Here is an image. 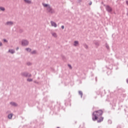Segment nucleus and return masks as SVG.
Wrapping results in <instances>:
<instances>
[{"mask_svg": "<svg viewBox=\"0 0 128 128\" xmlns=\"http://www.w3.org/2000/svg\"><path fill=\"white\" fill-rule=\"evenodd\" d=\"M104 112L102 110L94 111L92 113V120L94 122L98 120V122H102L104 120V118L102 116Z\"/></svg>", "mask_w": 128, "mask_h": 128, "instance_id": "obj_1", "label": "nucleus"}, {"mask_svg": "<svg viewBox=\"0 0 128 128\" xmlns=\"http://www.w3.org/2000/svg\"><path fill=\"white\" fill-rule=\"evenodd\" d=\"M43 6L45 8H48L47 10H48V12H50V10H52V8H50V6H48V4H43Z\"/></svg>", "mask_w": 128, "mask_h": 128, "instance_id": "obj_2", "label": "nucleus"}, {"mask_svg": "<svg viewBox=\"0 0 128 128\" xmlns=\"http://www.w3.org/2000/svg\"><path fill=\"white\" fill-rule=\"evenodd\" d=\"M106 10L108 12H112V8L109 6H106Z\"/></svg>", "mask_w": 128, "mask_h": 128, "instance_id": "obj_3", "label": "nucleus"}, {"mask_svg": "<svg viewBox=\"0 0 128 128\" xmlns=\"http://www.w3.org/2000/svg\"><path fill=\"white\" fill-rule=\"evenodd\" d=\"M28 42L26 40H23L22 41V46H28Z\"/></svg>", "mask_w": 128, "mask_h": 128, "instance_id": "obj_4", "label": "nucleus"}, {"mask_svg": "<svg viewBox=\"0 0 128 128\" xmlns=\"http://www.w3.org/2000/svg\"><path fill=\"white\" fill-rule=\"evenodd\" d=\"M51 24L52 26H54V28H56V22L52 21L51 22Z\"/></svg>", "mask_w": 128, "mask_h": 128, "instance_id": "obj_5", "label": "nucleus"}, {"mask_svg": "<svg viewBox=\"0 0 128 128\" xmlns=\"http://www.w3.org/2000/svg\"><path fill=\"white\" fill-rule=\"evenodd\" d=\"M24 1L25 2H26V4H31L32 3V2L29 0H24Z\"/></svg>", "mask_w": 128, "mask_h": 128, "instance_id": "obj_6", "label": "nucleus"}, {"mask_svg": "<svg viewBox=\"0 0 128 128\" xmlns=\"http://www.w3.org/2000/svg\"><path fill=\"white\" fill-rule=\"evenodd\" d=\"M78 41H75V42H74V46H78Z\"/></svg>", "mask_w": 128, "mask_h": 128, "instance_id": "obj_7", "label": "nucleus"}, {"mask_svg": "<svg viewBox=\"0 0 128 128\" xmlns=\"http://www.w3.org/2000/svg\"><path fill=\"white\" fill-rule=\"evenodd\" d=\"M12 116H13L12 114H10L8 116V118H10V119L12 118Z\"/></svg>", "mask_w": 128, "mask_h": 128, "instance_id": "obj_8", "label": "nucleus"}, {"mask_svg": "<svg viewBox=\"0 0 128 128\" xmlns=\"http://www.w3.org/2000/svg\"><path fill=\"white\" fill-rule=\"evenodd\" d=\"M9 52H10L11 54H14V50H9Z\"/></svg>", "mask_w": 128, "mask_h": 128, "instance_id": "obj_9", "label": "nucleus"}, {"mask_svg": "<svg viewBox=\"0 0 128 128\" xmlns=\"http://www.w3.org/2000/svg\"><path fill=\"white\" fill-rule=\"evenodd\" d=\"M52 34V36H54V38H56V36H58V35H56V33H53Z\"/></svg>", "mask_w": 128, "mask_h": 128, "instance_id": "obj_10", "label": "nucleus"}, {"mask_svg": "<svg viewBox=\"0 0 128 128\" xmlns=\"http://www.w3.org/2000/svg\"><path fill=\"white\" fill-rule=\"evenodd\" d=\"M7 24L12 25V24H13V23L12 22H8Z\"/></svg>", "mask_w": 128, "mask_h": 128, "instance_id": "obj_11", "label": "nucleus"}, {"mask_svg": "<svg viewBox=\"0 0 128 128\" xmlns=\"http://www.w3.org/2000/svg\"><path fill=\"white\" fill-rule=\"evenodd\" d=\"M26 50H27V52H30L32 50H30V48H26Z\"/></svg>", "mask_w": 128, "mask_h": 128, "instance_id": "obj_12", "label": "nucleus"}, {"mask_svg": "<svg viewBox=\"0 0 128 128\" xmlns=\"http://www.w3.org/2000/svg\"><path fill=\"white\" fill-rule=\"evenodd\" d=\"M0 10H4V7H0Z\"/></svg>", "mask_w": 128, "mask_h": 128, "instance_id": "obj_13", "label": "nucleus"}, {"mask_svg": "<svg viewBox=\"0 0 128 128\" xmlns=\"http://www.w3.org/2000/svg\"><path fill=\"white\" fill-rule=\"evenodd\" d=\"M10 104H12V106H16V104L14 102H11Z\"/></svg>", "mask_w": 128, "mask_h": 128, "instance_id": "obj_14", "label": "nucleus"}, {"mask_svg": "<svg viewBox=\"0 0 128 128\" xmlns=\"http://www.w3.org/2000/svg\"><path fill=\"white\" fill-rule=\"evenodd\" d=\"M28 82H32V78H28Z\"/></svg>", "mask_w": 128, "mask_h": 128, "instance_id": "obj_15", "label": "nucleus"}, {"mask_svg": "<svg viewBox=\"0 0 128 128\" xmlns=\"http://www.w3.org/2000/svg\"><path fill=\"white\" fill-rule=\"evenodd\" d=\"M79 94L81 96H82V92H79Z\"/></svg>", "mask_w": 128, "mask_h": 128, "instance_id": "obj_16", "label": "nucleus"}, {"mask_svg": "<svg viewBox=\"0 0 128 128\" xmlns=\"http://www.w3.org/2000/svg\"><path fill=\"white\" fill-rule=\"evenodd\" d=\"M62 30H64V26H62Z\"/></svg>", "mask_w": 128, "mask_h": 128, "instance_id": "obj_17", "label": "nucleus"}, {"mask_svg": "<svg viewBox=\"0 0 128 128\" xmlns=\"http://www.w3.org/2000/svg\"><path fill=\"white\" fill-rule=\"evenodd\" d=\"M68 66H69V68H72V66H71L70 65L68 64Z\"/></svg>", "mask_w": 128, "mask_h": 128, "instance_id": "obj_18", "label": "nucleus"}, {"mask_svg": "<svg viewBox=\"0 0 128 128\" xmlns=\"http://www.w3.org/2000/svg\"><path fill=\"white\" fill-rule=\"evenodd\" d=\"M2 46V44L1 42H0V46Z\"/></svg>", "mask_w": 128, "mask_h": 128, "instance_id": "obj_19", "label": "nucleus"}, {"mask_svg": "<svg viewBox=\"0 0 128 128\" xmlns=\"http://www.w3.org/2000/svg\"><path fill=\"white\" fill-rule=\"evenodd\" d=\"M36 51H34V52H32V54H36Z\"/></svg>", "mask_w": 128, "mask_h": 128, "instance_id": "obj_20", "label": "nucleus"}, {"mask_svg": "<svg viewBox=\"0 0 128 128\" xmlns=\"http://www.w3.org/2000/svg\"><path fill=\"white\" fill-rule=\"evenodd\" d=\"M4 42H8V41H6V39H4Z\"/></svg>", "mask_w": 128, "mask_h": 128, "instance_id": "obj_21", "label": "nucleus"}, {"mask_svg": "<svg viewBox=\"0 0 128 128\" xmlns=\"http://www.w3.org/2000/svg\"><path fill=\"white\" fill-rule=\"evenodd\" d=\"M90 5L92 4V2H90Z\"/></svg>", "mask_w": 128, "mask_h": 128, "instance_id": "obj_22", "label": "nucleus"}, {"mask_svg": "<svg viewBox=\"0 0 128 128\" xmlns=\"http://www.w3.org/2000/svg\"><path fill=\"white\" fill-rule=\"evenodd\" d=\"M127 82L128 83V80H127Z\"/></svg>", "mask_w": 128, "mask_h": 128, "instance_id": "obj_23", "label": "nucleus"}, {"mask_svg": "<svg viewBox=\"0 0 128 128\" xmlns=\"http://www.w3.org/2000/svg\"><path fill=\"white\" fill-rule=\"evenodd\" d=\"M107 48H108V47H107Z\"/></svg>", "mask_w": 128, "mask_h": 128, "instance_id": "obj_24", "label": "nucleus"}, {"mask_svg": "<svg viewBox=\"0 0 128 128\" xmlns=\"http://www.w3.org/2000/svg\"><path fill=\"white\" fill-rule=\"evenodd\" d=\"M17 50H18V48H17Z\"/></svg>", "mask_w": 128, "mask_h": 128, "instance_id": "obj_25", "label": "nucleus"}, {"mask_svg": "<svg viewBox=\"0 0 128 128\" xmlns=\"http://www.w3.org/2000/svg\"><path fill=\"white\" fill-rule=\"evenodd\" d=\"M29 76H30V75Z\"/></svg>", "mask_w": 128, "mask_h": 128, "instance_id": "obj_26", "label": "nucleus"}, {"mask_svg": "<svg viewBox=\"0 0 128 128\" xmlns=\"http://www.w3.org/2000/svg\"><path fill=\"white\" fill-rule=\"evenodd\" d=\"M58 128H60L58 127Z\"/></svg>", "mask_w": 128, "mask_h": 128, "instance_id": "obj_27", "label": "nucleus"}]
</instances>
